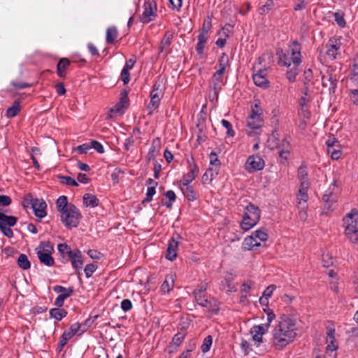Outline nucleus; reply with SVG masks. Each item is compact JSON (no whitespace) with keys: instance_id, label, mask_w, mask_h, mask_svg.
Masks as SVG:
<instances>
[{"instance_id":"nucleus-46","label":"nucleus","mask_w":358,"mask_h":358,"mask_svg":"<svg viewBox=\"0 0 358 358\" xmlns=\"http://www.w3.org/2000/svg\"><path fill=\"white\" fill-rule=\"evenodd\" d=\"M298 178L302 182L303 181L309 180L308 178L307 167L301 164L298 169Z\"/></svg>"},{"instance_id":"nucleus-15","label":"nucleus","mask_w":358,"mask_h":358,"mask_svg":"<svg viewBox=\"0 0 358 358\" xmlns=\"http://www.w3.org/2000/svg\"><path fill=\"white\" fill-rule=\"evenodd\" d=\"M46 203L43 199H38L35 200V203H33V206L31 207L35 216L41 219L46 216Z\"/></svg>"},{"instance_id":"nucleus-37","label":"nucleus","mask_w":358,"mask_h":358,"mask_svg":"<svg viewBox=\"0 0 358 358\" xmlns=\"http://www.w3.org/2000/svg\"><path fill=\"white\" fill-rule=\"evenodd\" d=\"M299 65H293V66L289 69L286 73V78L290 83L296 81V77L299 73Z\"/></svg>"},{"instance_id":"nucleus-64","label":"nucleus","mask_w":358,"mask_h":358,"mask_svg":"<svg viewBox=\"0 0 358 358\" xmlns=\"http://www.w3.org/2000/svg\"><path fill=\"white\" fill-rule=\"evenodd\" d=\"M350 80L352 83H357L358 86V66H355L354 69L350 74Z\"/></svg>"},{"instance_id":"nucleus-36","label":"nucleus","mask_w":358,"mask_h":358,"mask_svg":"<svg viewBox=\"0 0 358 358\" xmlns=\"http://www.w3.org/2000/svg\"><path fill=\"white\" fill-rule=\"evenodd\" d=\"M233 281V277L232 275L230 274V276L228 278H226L224 280L221 282V286L223 289H227V291L229 292H234L236 291V288L235 287V285L232 283Z\"/></svg>"},{"instance_id":"nucleus-5","label":"nucleus","mask_w":358,"mask_h":358,"mask_svg":"<svg viewBox=\"0 0 358 358\" xmlns=\"http://www.w3.org/2000/svg\"><path fill=\"white\" fill-rule=\"evenodd\" d=\"M336 189V185L331 184L322 196L323 208L326 214L333 211L336 206L338 195L335 192Z\"/></svg>"},{"instance_id":"nucleus-24","label":"nucleus","mask_w":358,"mask_h":358,"mask_svg":"<svg viewBox=\"0 0 358 358\" xmlns=\"http://www.w3.org/2000/svg\"><path fill=\"white\" fill-rule=\"evenodd\" d=\"M173 38V34L171 31H167L165 32L159 45V51L163 52L166 51L170 46Z\"/></svg>"},{"instance_id":"nucleus-1","label":"nucleus","mask_w":358,"mask_h":358,"mask_svg":"<svg viewBox=\"0 0 358 358\" xmlns=\"http://www.w3.org/2000/svg\"><path fill=\"white\" fill-rule=\"evenodd\" d=\"M272 342L275 348L282 350L296 336L295 321L287 315H282L273 331Z\"/></svg>"},{"instance_id":"nucleus-4","label":"nucleus","mask_w":358,"mask_h":358,"mask_svg":"<svg viewBox=\"0 0 358 358\" xmlns=\"http://www.w3.org/2000/svg\"><path fill=\"white\" fill-rule=\"evenodd\" d=\"M60 216L62 223L71 229L78 224L81 214L75 205L70 203L69 208L66 209V212H62Z\"/></svg>"},{"instance_id":"nucleus-31","label":"nucleus","mask_w":358,"mask_h":358,"mask_svg":"<svg viewBox=\"0 0 358 358\" xmlns=\"http://www.w3.org/2000/svg\"><path fill=\"white\" fill-rule=\"evenodd\" d=\"M57 210L61 214L62 212H66V209L69 208L70 203H68L66 196H60L56 202Z\"/></svg>"},{"instance_id":"nucleus-19","label":"nucleus","mask_w":358,"mask_h":358,"mask_svg":"<svg viewBox=\"0 0 358 358\" xmlns=\"http://www.w3.org/2000/svg\"><path fill=\"white\" fill-rule=\"evenodd\" d=\"M327 350L333 352L338 348L337 345L335 344V329L333 327H327Z\"/></svg>"},{"instance_id":"nucleus-6","label":"nucleus","mask_w":358,"mask_h":358,"mask_svg":"<svg viewBox=\"0 0 358 358\" xmlns=\"http://www.w3.org/2000/svg\"><path fill=\"white\" fill-rule=\"evenodd\" d=\"M246 122L248 128L245 129V131L248 135L252 136L258 134L257 130H259L263 124L262 114L254 109L252 110L251 114L247 118Z\"/></svg>"},{"instance_id":"nucleus-27","label":"nucleus","mask_w":358,"mask_h":358,"mask_svg":"<svg viewBox=\"0 0 358 358\" xmlns=\"http://www.w3.org/2000/svg\"><path fill=\"white\" fill-rule=\"evenodd\" d=\"M260 245V243L258 242L257 240L255 239V236L251 234L244 239L242 247L244 250H250L254 247H259Z\"/></svg>"},{"instance_id":"nucleus-57","label":"nucleus","mask_w":358,"mask_h":358,"mask_svg":"<svg viewBox=\"0 0 358 358\" xmlns=\"http://www.w3.org/2000/svg\"><path fill=\"white\" fill-rule=\"evenodd\" d=\"M213 178V170L209 168L202 176L203 182H210Z\"/></svg>"},{"instance_id":"nucleus-16","label":"nucleus","mask_w":358,"mask_h":358,"mask_svg":"<svg viewBox=\"0 0 358 358\" xmlns=\"http://www.w3.org/2000/svg\"><path fill=\"white\" fill-rule=\"evenodd\" d=\"M267 328L264 325H255L251 330L250 334L252 336V340L258 343L257 346L262 342V336L266 333Z\"/></svg>"},{"instance_id":"nucleus-53","label":"nucleus","mask_w":358,"mask_h":358,"mask_svg":"<svg viewBox=\"0 0 358 358\" xmlns=\"http://www.w3.org/2000/svg\"><path fill=\"white\" fill-rule=\"evenodd\" d=\"M185 333H184V332H179V333L176 334L173 337L172 344L175 345L176 347L179 346L180 344L185 339Z\"/></svg>"},{"instance_id":"nucleus-41","label":"nucleus","mask_w":358,"mask_h":358,"mask_svg":"<svg viewBox=\"0 0 358 358\" xmlns=\"http://www.w3.org/2000/svg\"><path fill=\"white\" fill-rule=\"evenodd\" d=\"M326 81H329L330 83V87L329 89V92H334L335 89L336 88V86H337V80L336 78H334V77H332L331 76H330L329 77L323 76L322 77V85L324 87L327 86Z\"/></svg>"},{"instance_id":"nucleus-11","label":"nucleus","mask_w":358,"mask_h":358,"mask_svg":"<svg viewBox=\"0 0 358 358\" xmlns=\"http://www.w3.org/2000/svg\"><path fill=\"white\" fill-rule=\"evenodd\" d=\"M180 238L181 237L179 234H176L169 240L166 253L167 259L173 261L176 258L179 240Z\"/></svg>"},{"instance_id":"nucleus-42","label":"nucleus","mask_w":358,"mask_h":358,"mask_svg":"<svg viewBox=\"0 0 358 358\" xmlns=\"http://www.w3.org/2000/svg\"><path fill=\"white\" fill-rule=\"evenodd\" d=\"M58 250L59 252L63 256L65 257L66 255L69 258L74 253V250H72L71 248L66 245V243H61L58 245Z\"/></svg>"},{"instance_id":"nucleus-12","label":"nucleus","mask_w":358,"mask_h":358,"mask_svg":"<svg viewBox=\"0 0 358 358\" xmlns=\"http://www.w3.org/2000/svg\"><path fill=\"white\" fill-rule=\"evenodd\" d=\"M129 106V97L127 91L120 93L119 101L110 108V112L117 114H123Z\"/></svg>"},{"instance_id":"nucleus-14","label":"nucleus","mask_w":358,"mask_h":358,"mask_svg":"<svg viewBox=\"0 0 358 358\" xmlns=\"http://www.w3.org/2000/svg\"><path fill=\"white\" fill-rule=\"evenodd\" d=\"M192 162L189 161V171L185 174L181 180L182 186H187L191 182H192L196 178L199 173V168L196 164L194 163V159L192 158Z\"/></svg>"},{"instance_id":"nucleus-30","label":"nucleus","mask_w":358,"mask_h":358,"mask_svg":"<svg viewBox=\"0 0 358 358\" xmlns=\"http://www.w3.org/2000/svg\"><path fill=\"white\" fill-rule=\"evenodd\" d=\"M51 308L49 311V314L51 318H54L57 321H60L66 316L67 311L63 308Z\"/></svg>"},{"instance_id":"nucleus-58","label":"nucleus","mask_w":358,"mask_h":358,"mask_svg":"<svg viewBox=\"0 0 358 358\" xmlns=\"http://www.w3.org/2000/svg\"><path fill=\"white\" fill-rule=\"evenodd\" d=\"M160 145V138H156L152 141V145L149 150L148 155L151 157L155 156V152L156 151V148L159 147Z\"/></svg>"},{"instance_id":"nucleus-45","label":"nucleus","mask_w":358,"mask_h":358,"mask_svg":"<svg viewBox=\"0 0 358 358\" xmlns=\"http://www.w3.org/2000/svg\"><path fill=\"white\" fill-rule=\"evenodd\" d=\"M255 236V239H259L261 241H265L268 239V234L264 228H262L256 230L252 234Z\"/></svg>"},{"instance_id":"nucleus-47","label":"nucleus","mask_w":358,"mask_h":358,"mask_svg":"<svg viewBox=\"0 0 358 358\" xmlns=\"http://www.w3.org/2000/svg\"><path fill=\"white\" fill-rule=\"evenodd\" d=\"M91 149H93L94 151L101 155L105 153V148L103 145L96 140L91 139Z\"/></svg>"},{"instance_id":"nucleus-52","label":"nucleus","mask_w":358,"mask_h":358,"mask_svg":"<svg viewBox=\"0 0 358 358\" xmlns=\"http://www.w3.org/2000/svg\"><path fill=\"white\" fill-rule=\"evenodd\" d=\"M155 192L156 191L155 187H148L146 192V196L142 201V204H145V203L151 201Z\"/></svg>"},{"instance_id":"nucleus-44","label":"nucleus","mask_w":358,"mask_h":358,"mask_svg":"<svg viewBox=\"0 0 358 358\" xmlns=\"http://www.w3.org/2000/svg\"><path fill=\"white\" fill-rule=\"evenodd\" d=\"M297 199L299 200L298 202V209H303L306 210L307 208V201L308 199V194H298Z\"/></svg>"},{"instance_id":"nucleus-9","label":"nucleus","mask_w":358,"mask_h":358,"mask_svg":"<svg viewBox=\"0 0 358 358\" xmlns=\"http://www.w3.org/2000/svg\"><path fill=\"white\" fill-rule=\"evenodd\" d=\"M52 289L55 292L59 294L54 302L57 307H62L64 305V300L70 297L73 293V288L71 287L66 288L62 285H56L53 287Z\"/></svg>"},{"instance_id":"nucleus-33","label":"nucleus","mask_w":358,"mask_h":358,"mask_svg":"<svg viewBox=\"0 0 358 358\" xmlns=\"http://www.w3.org/2000/svg\"><path fill=\"white\" fill-rule=\"evenodd\" d=\"M20 103L19 101H15L13 104L9 107L6 111L7 117H14L17 115L20 111Z\"/></svg>"},{"instance_id":"nucleus-28","label":"nucleus","mask_w":358,"mask_h":358,"mask_svg":"<svg viewBox=\"0 0 358 358\" xmlns=\"http://www.w3.org/2000/svg\"><path fill=\"white\" fill-rule=\"evenodd\" d=\"M37 257L40 262L48 266H52L55 264L54 258L50 253H44L41 251L36 252Z\"/></svg>"},{"instance_id":"nucleus-25","label":"nucleus","mask_w":358,"mask_h":358,"mask_svg":"<svg viewBox=\"0 0 358 358\" xmlns=\"http://www.w3.org/2000/svg\"><path fill=\"white\" fill-rule=\"evenodd\" d=\"M72 266L76 270L81 268L83 266V259L81 252L78 250H74V253L69 258Z\"/></svg>"},{"instance_id":"nucleus-20","label":"nucleus","mask_w":358,"mask_h":358,"mask_svg":"<svg viewBox=\"0 0 358 358\" xmlns=\"http://www.w3.org/2000/svg\"><path fill=\"white\" fill-rule=\"evenodd\" d=\"M71 62L68 58H61L57 65V74L60 78H64L66 76V70L70 66Z\"/></svg>"},{"instance_id":"nucleus-23","label":"nucleus","mask_w":358,"mask_h":358,"mask_svg":"<svg viewBox=\"0 0 358 358\" xmlns=\"http://www.w3.org/2000/svg\"><path fill=\"white\" fill-rule=\"evenodd\" d=\"M174 286V275L170 274L166 275L165 280L162 283L160 292L163 294H166L170 292Z\"/></svg>"},{"instance_id":"nucleus-39","label":"nucleus","mask_w":358,"mask_h":358,"mask_svg":"<svg viewBox=\"0 0 358 358\" xmlns=\"http://www.w3.org/2000/svg\"><path fill=\"white\" fill-rule=\"evenodd\" d=\"M17 264L19 267L24 270H27L31 266V263L28 259V257L24 254H21L17 259Z\"/></svg>"},{"instance_id":"nucleus-51","label":"nucleus","mask_w":358,"mask_h":358,"mask_svg":"<svg viewBox=\"0 0 358 358\" xmlns=\"http://www.w3.org/2000/svg\"><path fill=\"white\" fill-rule=\"evenodd\" d=\"M222 125L227 129V134L228 136L233 137L235 135V132L232 129L231 124L227 120H221Z\"/></svg>"},{"instance_id":"nucleus-49","label":"nucleus","mask_w":358,"mask_h":358,"mask_svg":"<svg viewBox=\"0 0 358 358\" xmlns=\"http://www.w3.org/2000/svg\"><path fill=\"white\" fill-rule=\"evenodd\" d=\"M212 343H213V337L211 336H206L204 338L203 343L201 346V351L204 353L208 352L210 349Z\"/></svg>"},{"instance_id":"nucleus-40","label":"nucleus","mask_w":358,"mask_h":358,"mask_svg":"<svg viewBox=\"0 0 358 358\" xmlns=\"http://www.w3.org/2000/svg\"><path fill=\"white\" fill-rule=\"evenodd\" d=\"M37 251H41L44 253H50L52 254L53 252V246L52 245L48 242V241H43L40 243V245L36 248V249Z\"/></svg>"},{"instance_id":"nucleus-26","label":"nucleus","mask_w":358,"mask_h":358,"mask_svg":"<svg viewBox=\"0 0 358 358\" xmlns=\"http://www.w3.org/2000/svg\"><path fill=\"white\" fill-rule=\"evenodd\" d=\"M276 55L278 56V64L280 66L290 67L292 62L291 58L288 52H284L282 50H278Z\"/></svg>"},{"instance_id":"nucleus-38","label":"nucleus","mask_w":358,"mask_h":358,"mask_svg":"<svg viewBox=\"0 0 358 358\" xmlns=\"http://www.w3.org/2000/svg\"><path fill=\"white\" fill-rule=\"evenodd\" d=\"M274 6V2L273 0H266L265 3L259 6L258 8V13L260 15H265L268 13Z\"/></svg>"},{"instance_id":"nucleus-3","label":"nucleus","mask_w":358,"mask_h":358,"mask_svg":"<svg viewBox=\"0 0 358 358\" xmlns=\"http://www.w3.org/2000/svg\"><path fill=\"white\" fill-rule=\"evenodd\" d=\"M261 210L260 209L252 204L249 203L244 210V215L241 226L244 231H248L260 220Z\"/></svg>"},{"instance_id":"nucleus-2","label":"nucleus","mask_w":358,"mask_h":358,"mask_svg":"<svg viewBox=\"0 0 358 358\" xmlns=\"http://www.w3.org/2000/svg\"><path fill=\"white\" fill-rule=\"evenodd\" d=\"M345 233L353 243H358V212L355 209L343 218Z\"/></svg>"},{"instance_id":"nucleus-7","label":"nucleus","mask_w":358,"mask_h":358,"mask_svg":"<svg viewBox=\"0 0 358 358\" xmlns=\"http://www.w3.org/2000/svg\"><path fill=\"white\" fill-rule=\"evenodd\" d=\"M264 166V160L259 155H252L248 157L245 164V169L249 173H252L262 170Z\"/></svg>"},{"instance_id":"nucleus-48","label":"nucleus","mask_w":358,"mask_h":358,"mask_svg":"<svg viewBox=\"0 0 358 358\" xmlns=\"http://www.w3.org/2000/svg\"><path fill=\"white\" fill-rule=\"evenodd\" d=\"M334 20L341 27H344L346 24L344 13L342 11H338L334 13Z\"/></svg>"},{"instance_id":"nucleus-55","label":"nucleus","mask_w":358,"mask_h":358,"mask_svg":"<svg viewBox=\"0 0 358 358\" xmlns=\"http://www.w3.org/2000/svg\"><path fill=\"white\" fill-rule=\"evenodd\" d=\"M229 60L228 55L223 52L218 60L219 67L226 69L229 64Z\"/></svg>"},{"instance_id":"nucleus-61","label":"nucleus","mask_w":358,"mask_h":358,"mask_svg":"<svg viewBox=\"0 0 358 358\" xmlns=\"http://www.w3.org/2000/svg\"><path fill=\"white\" fill-rule=\"evenodd\" d=\"M327 152L331 155V157L333 159L337 160L341 157V151L340 150H336L334 148H328Z\"/></svg>"},{"instance_id":"nucleus-63","label":"nucleus","mask_w":358,"mask_h":358,"mask_svg":"<svg viewBox=\"0 0 358 358\" xmlns=\"http://www.w3.org/2000/svg\"><path fill=\"white\" fill-rule=\"evenodd\" d=\"M121 308L124 312L129 311L132 308V303L129 299H124L121 303Z\"/></svg>"},{"instance_id":"nucleus-29","label":"nucleus","mask_w":358,"mask_h":358,"mask_svg":"<svg viewBox=\"0 0 358 358\" xmlns=\"http://www.w3.org/2000/svg\"><path fill=\"white\" fill-rule=\"evenodd\" d=\"M211 80L213 83L212 90L214 91L215 94L217 96L223 85V77L214 73Z\"/></svg>"},{"instance_id":"nucleus-54","label":"nucleus","mask_w":358,"mask_h":358,"mask_svg":"<svg viewBox=\"0 0 358 358\" xmlns=\"http://www.w3.org/2000/svg\"><path fill=\"white\" fill-rule=\"evenodd\" d=\"M37 199L36 198H34L33 195L31 194H27L24 196V201H23V206L24 208H27L29 207V206H31V207L33 206V203H35V200H36Z\"/></svg>"},{"instance_id":"nucleus-56","label":"nucleus","mask_w":358,"mask_h":358,"mask_svg":"<svg viewBox=\"0 0 358 358\" xmlns=\"http://www.w3.org/2000/svg\"><path fill=\"white\" fill-rule=\"evenodd\" d=\"M193 294L195 298V301L198 305L202 304L203 301L206 299V294L199 292V291H194Z\"/></svg>"},{"instance_id":"nucleus-34","label":"nucleus","mask_w":358,"mask_h":358,"mask_svg":"<svg viewBox=\"0 0 358 358\" xmlns=\"http://www.w3.org/2000/svg\"><path fill=\"white\" fill-rule=\"evenodd\" d=\"M185 188L181 187V190L183 192L184 196L190 201H193L196 199V193L194 191L192 186L187 185L185 186Z\"/></svg>"},{"instance_id":"nucleus-59","label":"nucleus","mask_w":358,"mask_h":358,"mask_svg":"<svg viewBox=\"0 0 358 358\" xmlns=\"http://www.w3.org/2000/svg\"><path fill=\"white\" fill-rule=\"evenodd\" d=\"M310 182L309 180L303 181L300 182V186L299 189V194H308V190L310 187Z\"/></svg>"},{"instance_id":"nucleus-21","label":"nucleus","mask_w":358,"mask_h":358,"mask_svg":"<svg viewBox=\"0 0 358 358\" xmlns=\"http://www.w3.org/2000/svg\"><path fill=\"white\" fill-rule=\"evenodd\" d=\"M89 320L90 319H87L83 323L76 322L73 324L70 327L72 334H76L77 336H81L83 334L86 332L90 328V324H88Z\"/></svg>"},{"instance_id":"nucleus-50","label":"nucleus","mask_w":358,"mask_h":358,"mask_svg":"<svg viewBox=\"0 0 358 358\" xmlns=\"http://www.w3.org/2000/svg\"><path fill=\"white\" fill-rule=\"evenodd\" d=\"M60 180H61V182L63 184L70 185V186H74V187L78 186L77 181L70 176H61Z\"/></svg>"},{"instance_id":"nucleus-8","label":"nucleus","mask_w":358,"mask_h":358,"mask_svg":"<svg viewBox=\"0 0 358 358\" xmlns=\"http://www.w3.org/2000/svg\"><path fill=\"white\" fill-rule=\"evenodd\" d=\"M144 11L140 17V20L143 24L149 23L154 20V17L157 15V5L154 1H149L145 2Z\"/></svg>"},{"instance_id":"nucleus-17","label":"nucleus","mask_w":358,"mask_h":358,"mask_svg":"<svg viewBox=\"0 0 358 358\" xmlns=\"http://www.w3.org/2000/svg\"><path fill=\"white\" fill-rule=\"evenodd\" d=\"M340 41L336 38H331L327 44V55L333 58H336L338 50L340 48Z\"/></svg>"},{"instance_id":"nucleus-22","label":"nucleus","mask_w":358,"mask_h":358,"mask_svg":"<svg viewBox=\"0 0 358 358\" xmlns=\"http://www.w3.org/2000/svg\"><path fill=\"white\" fill-rule=\"evenodd\" d=\"M163 94H164L163 92H151L150 95V102L148 106V109L149 110H151L152 109L155 110V109L158 108L161 99L163 96ZM149 114L151 115L152 111H150Z\"/></svg>"},{"instance_id":"nucleus-35","label":"nucleus","mask_w":358,"mask_h":358,"mask_svg":"<svg viewBox=\"0 0 358 358\" xmlns=\"http://www.w3.org/2000/svg\"><path fill=\"white\" fill-rule=\"evenodd\" d=\"M17 222V218L13 216H8L0 214V224H4L6 227H13Z\"/></svg>"},{"instance_id":"nucleus-62","label":"nucleus","mask_w":358,"mask_h":358,"mask_svg":"<svg viewBox=\"0 0 358 358\" xmlns=\"http://www.w3.org/2000/svg\"><path fill=\"white\" fill-rule=\"evenodd\" d=\"M121 80L124 83V84H127L130 80V73L128 70L126 69H122L121 71L120 76Z\"/></svg>"},{"instance_id":"nucleus-13","label":"nucleus","mask_w":358,"mask_h":358,"mask_svg":"<svg viewBox=\"0 0 358 358\" xmlns=\"http://www.w3.org/2000/svg\"><path fill=\"white\" fill-rule=\"evenodd\" d=\"M252 78L257 86L264 89L269 87V81L267 79V70L266 69H259L257 73L254 72Z\"/></svg>"},{"instance_id":"nucleus-60","label":"nucleus","mask_w":358,"mask_h":358,"mask_svg":"<svg viewBox=\"0 0 358 358\" xmlns=\"http://www.w3.org/2000/svg\"><path fill=\"white\" fill-rule=\"evenodd\" d=\"M0 230L3 234L8 238L13 236V232L10 227H6L4 224H0Z\"/></svg>"},{"instance_id":"nucleus-43","label":"nucleus","mask_w":358,"mask_h":358,"mask_svg":"<svg viewBox=\"0 0 358 358\" xmlns=\"http://www.w3.org/2000/svg\"><path fill=\"white\" fill-rule=\"evenodd\" d=\"M283 149L279 150L278 154L279 157L282 159H287L288 155L289 154L290 145L289 142L285 138L282 141Z\"/></svg>"},{"instance_id":"nucleus-32","label":"nucleus","mask_w":358,"mask_h":358,"mask_svg":"<svg viewBox=\"0 0 358 358\" xmlns=\"http://www.w3.org/2000/svg\"><path fill=\"white\" fill-rule=\"evenodd\" d=\"M118 36V31L115 27H108L106 30V40L107 43L113 44Z\"/></svg>"},{"instance_id":"nucleus-18","label":"nucleus","mask_w":358,"mask_h":358,"mask_svg":"<svg viewBox=\"0 0 358 358\" xmlns=\"http://www.w3.org/2000/svg\"><path fill=\"white\" fill-rule=\"evenodd\" d=\"M220 302L215 298H206L200 306L207 308L208 311L217 314L220 310Z\"/></svg>"},{"instance_id":"nucleus-10","label":"nucleus","mask_w":358,"mask_h":358,"mask_svg":"<svg viewBox=\"0 0 358 358\" xmlns=\"http://www.w3.org/2000/svg\"><path fill=\"white\" fill-rule=\"evenodd\" d=\"M301 45L297 41H293L289 45L287 52L289 55L293 65H300L301 59Z\"/></svg>"}]
</instances>
